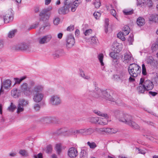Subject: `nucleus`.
Returning a JSON list of instances; mask_svg holds the SVG:
<instances>
[{
    "mask_svg": "<svg viewBox=\"0 0 158 158\" xmlns=\"http://www.w3.org/2000/svg\"><path fill=\"white\" fill-rule=\"evenodd\" d=\"M21 92V91L18 90L17 89H14L11 91V95L14 98H17L20 96Z\"/></svg>",
    "mask_w": 158,
    "mask_h": 158,
    "instance_id": "nucleus-22",
    "label": "nucleus"
},
{
    "mask_svg": "<svg viewBox=\"0 0 158 158\" xmlns=\"http://www.w3.org/2000/svg\"><path fill=\"white\" fill-rule=\"evenodd\" d=\"M29 101L24 99H20L19 100L18 104L24 107L27 106L29 104Z\"/></svg>",
    "mask_w": 158,
    "mask_h": 158,
    "instance_id": "nucleus-23",
    "label": "nucleus"
},
{
    "mask_svg": "<svg viewBox=\"0 0 158 158\" xmlns=\"http://www.w3.org/2000/svg\"><path fill=\"white\" fill-rule=\"evenodd\" d=\"M149 20L150 21L155 23L158 22V15L157 14L152 15L149 18Z\"/></svg>",
    "mask_w": 158,
    "mask_h": 158,
    "instance_id": "nucleus-27",
    "label": "nucleus"
},
{
    "mask_svg": "<svg viewBox=\"0 0 158 158\" xmlns=\"http://www.w3.org/2000/svg\"><path fill=\"white\" fill-rule=\"evenodd\" d=\"M123 60L125 63L129 64L133 62L134 59L131 54L130 52H128L124 54Z\"/></svg>",
    "mask_w": 158,
    "mask_h": 158,
    "instance_id": "nucleus-16",
    "label": "nucleus"
},
{
    "mask_svg": "<svg viewBox=\"0 0 158 158\" xmlns=\"http://www.w3.org/2000/svg\"><path fill=\"white\" fill-rule=\"evenodd\" d=\"M95 113L99 116L104 117L98 118V123L99 124L104 125L107 124L108 117L107 114L102 113L99 111L95 112Z\"/></svg>",
    "mask_w": 158,
    "mask_h": 158,
    "instance_id": "nucleus-7",
    "label": "nucleus"
},
{
    "mask_svg": "<svg viewBox=\"0 0 158 158\" xmlns=\"http://www.w3.org/2000/svg\"><path fill=\"white\" fill-rule=\"evenodd\" d=\"M44 89V86L40 84H38L33 86L32 89V93L33 94L36 93H42Z\"/></svg>",
    "mask_w": 158,
    "mask_h": 158,
    "instance_id": "nucleus-20",
    "label": "nucleus"
},
{
    "mask_svg": "<svg viewBox=\"0 0 158 158\" xmlns=\"http://www.w3.org/2000/svg\"><path fill=\"white\" fill-rule=\"evenodd\" d=\"M52 10V7L49 6L47 8H45L40 12L39 16L40 18V19L43 22L48 21L51 15L49 12Z\"/></svg>",
    "mask_w": 158,
    "mask_h": 158,
    "instance_id": "nucleus-6",
    "label": "nucleus"
},
{
    "mask_svg": "<svg viewBox=\"0 0 158 158\" xmlns=\"http://www.w3.org/2000/svg\"><path fill=\"white\" fill-rule=\"evenodd\" d=\"M49 102L51 105L55 106L60 105L62 102L60 97L59 95L55 94L51 96Z\"/></svg>",
    "mask_w": 158,
    "mask_h": 158,
    "instance_id": "nucleus-8",
    "label": "nucleus"
},
{
    "mask_svg": "<svg viewBox=\"0 0 158 158\" xmlns=\"http://www.w3.org/2000/svg\"><path fill=\"white\" fill-rule=\"evenodd\" d=\"M92 32V30L91 29H89L86 30L84 32V34L85 36L89 35Z\"/></svg>",
    "mask_w": 158,
    "mask_h": 158,
    "instance_id": "nucleus-56",
    "label": "nucleus"
},
{
    "mask_svg": "<svg viewBox=\"0 0 158 158\" xmlns=\"http://www.w3.org/2000/svg\"><path fill=\"white\" fill-rule=\"evenodd\" d=\"M52 38L51 35L49 34L40 37L38 39V42L40 44H44L47 43L50 41Z\"/></svg>",
    "mask_w": 158,
    "mask_h": 158,
    "instance_id": "nucleus-17",
    "label": "nucleus"
},
{
    "mask_svg": "<svg viewBox=\"0 0 158 158\" xmlns=\"http://www.w3.org/2000/svg\"><path fill=\"white\" fill-rule=\"evenodd\" d=\"M27 77L26 76H24L21 77L20 78H14V80L15 81V84H19L22 81L26 79Z\"/></svg>",
    "mask_w": 158,
    "mask_h": 158,
    "instance_id": "nucleus-29",
    "label": "nucleus"
},
{
    "mask_svg": "<svg viewBox=\"0 0 158 158\" xmlns=\"http://www.w3.org/2000/svg\"><path fill=\"white\" fill-rule=\"evenodd\" d=\"M128 72L131 76L136 77L140 73L141 68L136 64H130L128 67Z\"/></svg>",
    "mask_w": 158,
    "mask_h": 158,
    "instance_id": "nucleus-5",
    "label": "nucleus"
},
{
    "mask_svg": "<svg viewBox=\"0 0 158 158\" xmlns=\"http://www.w3.org/2000/svg\"><path fill=\"white\" fill-rule=\"evenodd\" d=\"M24 107L19 105V104H18V106H17V113L18 114H19L21 112L23 111L24 110Z\"/></svg>",
    "mask_w": 158,
    "mask_h": 158,
    "instance_id": "nucleus-35",
    "label": "nucleus"
},
{
    "mask_svg": "<svg viewBox=\"0 0 158 158\" xmlns=\"http://www.w3.org/2000/svg\"><path fill=\"white\" fill-rule=\"evenodd\" d=\"M68 154L70 157L71 158H75L78 155V151L76 148L72 147L69 149Z\"/></svg>",
    "mask_w": 158,
    "mask_h": 158,
    "instance_id": "nucleus-19",
    "label": "nucleus"
},
{
    "mask_svg": "<svg viewBox=\"0 0 158 158\" xmlns=\"http://www.w3.org/2000/svg\"><path fill=\"white\" fill-rule=\"evenodd\" d=\"M105 31L106 33L108 31V26L109 24V19H105Z\"/></svg>",
    "mask_w": 158,
    "mask_h": 158,
    "instance_id": "nucleus-53",
    "label": "nucleus"
},
{
    "mask_svg": "<svg viewBox=\"0 0 158 158\" xmlns=\"http://www.w3.org/2000/svg\"><path fill=\"white\" fill-rule=\"evenodd\" d=\"M98 59L99 60L102 66L104 65V63L103 62V55L102 54H99L98 56Z\"/></svg>",
    "mask_w": 158,
    "mask_h": 158,
    "instance_id": "nucleus-34",
    "label": "nucleus"
},
{
    "mask_svg": "<svg viewBox=\"0 0 158 158\" xmlns=\"http://www.w3.org/2000/svg\"><path fill=\"white\" fill-rule=\"evenodd\" d=\"M114 114L119 121L129 125L133 119L131 116L118 110L114 111Z\"/></svg>",
    "mask_w": 158,
    "mask_h": 158,
    "instance_id": "nucleus-3",
    "label": "nucleus"
},
{
    "mask_svg": "<svg viewBox=\"0 0 158 158\" xmlns=\"http://www.w3.org/2000/svg\"><path fill=\"white\" fill-rule=\"evenodd\" d=\"M94 132V130L92 128H83L75 131L74 133L76 134H80L84 135H91Z\"/></svg>",
    "mask_w": 158,
    "mask_h": 158,
    "instance_id": "nucleus-10",
    "label": "nucleus"
},
{
    "mask_svg": "<svg viewBox=\"0 0 158 158\" xmlns=\"http://www.w3.org/2000/svg\"><path fill=\"white\" fill-rule=\"evenodd\" d=\"M137 25L139 27L143 26L145 23V20L143 18L139 17L136 22Z\"/></svg>",
    "mask_w": 158,
    "mask_h": 158,
    "instance_id": "nucleus-25",
    "label": "nucleus"
},
{
    "mask_svg": "<svg viewBox=\"0 0 158 158\" xmlns=\"http://www.w3.org/2000/svg\"><path fill=\"white\" fill-rule=\"evenodd\" d=\"M98 117H90L89 118V121L92 123H98Z\"/></svg>",
    "mask_w": 158,
    "mask_h": 158,
    "instance_id": "nucleus-41",
    "label": "nucleus"
},
{
    "mask_svg": "<svg viewBox=\"0 0 158 158\" xmlns=\"http://www.w3.org/2000/svg\"><path fill=\"white\" fill-rule=\"evenodd\" d=\"M11 86V81L9 79L5 80L2 84L0 90V95L4 93L3 88L6 89H10Z\"/></svg>",
    "mask_w": 158,
    "mask_h": 158,
    "instance_id": "nucleus-14",
    "label": "nucleus"
},
{
    "mask_svg": "<svg viewBox=\"0 0 158 158\" xmlns=\"http://www.w3.org/2000/svg\"><path fill=\"white\" fill-rule=\"evenodd\" d=\"M146 3L147 5L149 7H152L153 5L152 2L151 0H147Z\"/></svg>",
    "mask_w": 158,
    "mask_h": 158,
    "instance_id": "nucleus-64",
    "label": "nucleus"
},
{
    "mask_svg": "<svg viewBox=\"0 0 158 158\" xmlns=\"http://www.w3.org/2000/svg\"><path fill=\"white\" fill-rule=\"evenodd\" d=\"M137 5L140 6H145V0H137Z\"/></svg>",
    "mask_w": 158,
    "mask_h": 158,
    "instance_id": "nucleus-48",
    "label": "nucleus"
},
{
    "mask_svg": "<svg viewBox=\"0 0 158 158\" xmlns=\"http://www.w3.org/2000/svg\"><path fill=\"white\" fill-rule=\"evenodd\" d=\"M31 47L30 45L25 43H21L17 45L15 47V49L22 51H29Z\"/></svg>",
    "mask_w": 158,
    "mask_h": 158,
    "instance_id": "nucleus-15",
    "label": "nucleus"
},
{
    "mask_svg": "<svg viewBox=\"0 0 158 158\" xmlns=\"http://www.w3.org/2000/svg\"><path fill=\"white\" fill-rule=\"evenodd\" d=\"M129 126L135 129H138L139 128V126L135 122L133 121V120Z\"/></svg>",
    "mask_w": 158,
    "mask_h": 158,
    "instance_id": "nucleus-32",
    "label": "nucleus"
},
{
    "mask_svg": "<svg viewBox=\"0 0 158 158\" xmlns=\"http://www.w3.org/2000/svg\"><path fill=\"white\" fill-rule=\"evenodd\" d=\"M3 19L5 23H8L13 19V10L10 9L6 12V13L3 16Z\"/></svg>",
    "mask_w": 158,
    "mask_h": 158,
    "instance_id": "nucleus-13",
    "label": "nucleus"
},
{
    "mask_svg": "<svg viewBox=\"0 0 158 158\" xmlns=\"http://www.w3.org/2000/svg\"><path fill=\"white\" fill-rule=\"evenodd\" d=\"M117 37L123 41H125V38L124 37L123 33L122 32H119L117 34Z\"/></svg>",
    "mask_w": 158,
    "mask_h": 158,
    "instance_id": "nucleus-37",
    "label": "nucleus"
},
{
    "mask_svg": "<svg viewBox=\"0 0 158 158\" xmlns=\"http://www.w3.org/2000/svg\"><path fill=\"white\" fill-rule=\"evenodd\" d=\"M87 92L95 98H103L106 101L117 103L116 100L112 96L111 92L109 89H98L94 91L88 90Z\"/></svg>",
    "mask_w": 158,
    "mask_h": 158,
    "instance_id": "nucleus-1",
    "label": "nucleus"
},
{
    "mask_svg": "<svg viewBox=\"0 0 158 158\" xmlns=\"http://www.w3.org/2000/svg\"><path fill=\"white\" fill-rule=\"evenodd\" d=\"M87 144L89 146L90 148L91 149H94L97 147V145L94 142H90L89 141L87 142Z\"/></svg>",
    "mask_w": 158,
    "mask_h": 158,
    "instance_id": "nucleus-36",
    "label": "nucleus"
},
{
    "mask_svg": "<svg viewBox=\"0 0 158 158\" xmlns=\"http://www.w3.org/2000/svg\"><path fill=\"white\" fill-rule=\"evenodd\" d=\"M114 77L117 80H121L122 82L126 80V75L123 72H121L118 74L114 75Z\"/></svg>",
    "mask_w": 158,
    "mask_h": 158,
    "instance_id": "nucleus-21",
    "label": "nucleus"
},
{
    "mask_svg": "<svg viewBox=\"0 0 158 158\" xmlns=\"http://www.w3.org/2000/svg\"><path fill=\"white\" fill-rule=\"evenodd\" d=\"M16 108V106L12 102H11L10 105L8 108V110L10 111L13 112Z\"/></svg>",
    "mask_w": 158,
    "mask_h": 158,
    "instance_id": "nucleus-38",
    "label": "nucleus"
},
{
    "mask_svg": "<svg viewBox=\"0 0 158 158\" xmlns=\"http://www.w3.org/2000/svg\"><path fill=\"white\" fill-rule=\"evenodd\" d=\"M56 150L57 153L59 154L61 151V145L60 144H56Z\"/></svg>",
    "mask_w": 158,
    "mask_h": 158,
    "instance_id": "nucleus-40",
    "label": "nucleus"
},
{
    "mask_svg": "<svg viewBox=\"0 0 158 158\" xmlns=\"http://www.w3.org/2000/svg\"><path fill=\"white\" fill-rule=\"evenodd\" d=\"M140 83L141 84L143 83L147 91L151 90L154 87V85L152 81L149 80H146L143 77L140 79Z\"/></svg>",
    "mask_w": 158,
    "mask_h": 158,
    "instance_id": "nucleus-9",
    "label": "nucleus"
},
{
    "mask_svg": "<svg viewBox=\"0 0 158 158\" xmlns=\"http://www.w3.org/2000/svg\"><path fill=\"white\" fill-rule=\"evenodd\" d=\"M35 85V82L30 80L28 83L24 82L20 86V90L26 96H28L32 94V88Z\"/></svg>",
    "mask_w": 158,
    "mask_h": 158,
    "instance_id": "nucleus-4",
    "label": "nucleus"
},
{
    "mask_svg": "<svg viewBox=\"0 0 158 158\" xmlns=\"http://www.w3.org/2000/svg\"><path fill=\"white\" fill-rule=\"evenodd\" d=\"M142 73L143 75H146L147 74L146 69L144 64L142 65Z\"/></svg>",
    "mask_w": 158,
    "mask_h": 158,
    "instance_id": "nucleus-52",
    "label": "nucleus"
},
{
    "mask_svg": "<svg viewBox=\"0 0 158 158\" xmlns=\"http://www.w3.org/2000/svg\"><path fill=\"white\" fill-rule=\"evenodd\" d=\"M16 32V30H13L10 31L8 34V36L10 38H11L14 36L15 33Z\"/></svg>",
    "mask_w": 158,
    "mask_h": 158,
    "instance_id": "nucleus-46",
    "label": "nucleus"
},
{
    "mask_svg": "<svg viewBox=\"0 0 158 158\" xmlns=\"http://www.w3.org/2000/svg\"><path fill=\"white\" fill-rule=\"evenodd\" d=\"M65 131L63 128H60L56 131V134L57 135H59L64 133Z\"/></svg>",
    "mask_w": 158,
    "mask_h": 158,
    "instance_id": "nucleus-54",
    "label": "nucleus"
},
{
    "mask_svg": "<svg viewBox=\"0 0 158 158\" xmlns=\"http://www.w3.org/2000/svg\"><path fill=\"white\" fill-rule=\"evenodd\" d=\"M93 3L95 7L97 8H99L101 5V3L99 0H95Z\"/></svg>",
    "mask_w": 158,
    "mask_h": 158,
    "instance_id": "nucleus-47",
    "label": "nucleus"
},
{
    "mask_svg": "<svg viewBox=\"0 0 158 158\" xmlns=\"http://www.w3.org/2000/svg\"><path fill=\"white\" fill-rule=\"evenodd\" d=\"M86 155V152L84 150H83L81 151L80 154V157L81 158H84V157Z\"/></svg>",
    "mask_w": 158,
    "mask_h": 158,
    "instance_id": "nucleus-60",
    "label": "nucleus"
},
{
    "mask_svg": "<svg viewBox=\"0 0 158 158\" xmlns=\"http://www.w3.org/2000/svg\"><path fill=\"white\" fill-rule=\"evenodd\" d=\"M60 22V19L58 17H55L53 19V23L55 25L57 26L59 24Z\"/></svg>",
    "mask_w": 158,
    "mask_h": 158,
    "instance_id": "nucleus-42",
    "label": "nucleus"
},
{
    "mask_svg": "<svg viewBox=\"0 0 158 158\" xmlns=\"http://www.w3.org/2000/svg\"><path fill=\"white\" fill-rule=\"evenodd\" d=\"M130 28L127 26H125L123 28V32L124 35H127L130 32Z\"/></svg>",
    "mask_w": 158,
    "mask_h": 158,
    "instance_id": "nucleus-31",
    "label": "nucleus"
},
{
    "mask_svg": "<svg viewBox=\"0 0 158 158\" xmlns=\"http://www.w3.org/2000/svg\"><path fill=\"white\" fill-rule=\"evenodd\" d=\"M52 150V146L51 145H48L47 147L46 152L48 153H49L51 152Z\"/></svg>",
    "mask_w": 158,
    "mask_h": 158,
    "instance_id": "nucleus-61",
    "label": "nucleus"
},
{
    "mask_svg": "<svg viewBox=\"0 0 158 158\" xmlns=\"http://www.w3.org/2000/svg\"><path fill=\"white\" fill-rule=\"evenodd\" d=\"M39 24V23L38 22H36L35 24L32 25L31 26L30 28L29 29V30L31 29H35V28L38 27V26Z\"/></svg>",
    "mask_w": 158,
    "mask_h": 158,
    "instance_id": "nucleus-63",
    "label": "nucleus"
},
{
    "mask_svg": "<svg viewBox=\"0 0 158 158\" xmlns=\"http://www.w3.org/2000/svg\"><path fill=\"white\" fill-rule=\"evenodd\" d=\"M70 0H65L64 6L59 10V13L60 14H65L67 13L69 10V6L70 4Z\"/></svg>",
    "mask_w": 158,
    "mask_h": 158,
    "instance_id": "nucleus-11",
    "label": "nucleus"
},
{
    "mask_svg": "<svg viewBox=\"0 0 158 158\" xmlns=\"http://www.w3.org/2000/svg\"><path fill=\"white\" fill-rule=\"evenodd\" d=\"M123 13L125 15H130L132 14L133 13V10H123Z\"/></svg>",
    "mask_w": 158,
    "mask_h": 158,
    "instance_id": "nucleus-49",
    "label": "nucleus"
},
{
    "mask_svg": "<svg viewBox=\"0 0 158 158\" xmlns=\"http://www.w3.org/2000/svg\"><path fill=\"white\" fill-rule=\"evenodd\" d=\"M137 90L139 93H143L145 91H147L143 86V83L140 84V81H139V86L137 88Z\"/></svg>",
    "mask_w": 158,
    "mask_h": 158,
    "instance_id": "nucleus-24",
    "label": "nucleus"
},
{
    "mask_svg": "<svg viewBox=\"0 0 158 158\" xmlns=\"http://www.w3.org/2000/svg\"><path fill=\"white\" fill-rule=\"evenodd\" d=\"M136 150L138 151V153H140L144 155L146 153V152L145 150L139 149L137 148H136Z\"/></svg>",
    "mask_w": 158,
    "mask_h": 158,
    "instance_id": "nucleus-55",
    "label": "nucleus"
},
{
    "mask_svg": "<svg viewBox=\"0 0 158 158\" xmlns=\"http://www.w3.org/2000/svg\"><path fill=\"white\" fill-rule=\"evenodd\" d=\"M79 74L81 77L85 79L88 80L90 79V76L87 75H85V74L84 72L82 70H80Z\"/></svg>",
    "mask_w": 158,
    "mask_h": 158,
    "instance_id": "nucleus-30",
    "label": "nucleus"
},
{
    "mask_svg": "<svg viewBox=\"0 0 158 158\" xmlns=\"http://www.w3.org/2000/svg\"><path fill=\"white\" fill-rule=\"evenodd\" d=\"M120 49H118L117 51L116 50V52L117 53L119 52H120ZM110 56L111 58L114 60L117 59L118 57V54L114 52H111L110 54Z\"/></svg>",
    "mask_w": 158,
    "mask_h": 158,
    "instance_id": "nucleus-26",
    "label": "nucleus"
},
{
    "mask_svg": "<svg viewBox=\"0 0 158 158\" xmlns=\"http://www.w3.org/2000/svg\"><path fill=\"white\" fill-rule=\"evenodd\" d=\"M19 153L22 156H28V153L27 151L24 150H21L19 152Z\"/></svg>",
    "mask_w": 158,
    "mask_h": 158,
    "instance_id": "nucleus-45",
    "label": "nucleus"
},
{
    "mask_svg": "<svg viewBox=\"0 0 158 158\" xmlns=\"http://www.w3.org/2000/svg\"><path fill=\"white\" fill-rule=\"evenodd\" d=\"M134 40L133 36V35H130L128 38V41L129 43V44H132V43L133 42Z\"/></svg>",
    "mask_w": 158,
    "mask_h": 158,
    "instance_id": "nucleus-58",
    "label": "nucleus"
},
{
    "mask_svg": "<svg viewBox=\"0 0 158 158\" xmlns=\"http://www.w3.org/2000/svg\"><path fill=\"white\" fill-rule=\"evenodd\" d=\"M152 135V133L150 131H148L147 133L145 135H144V136H146V137L149 139L150 140H153V138L151 135Z\"/></svg>",
    "mask_w": 158,
    "mask_h": 158,
    "instance_id": "nucleus-39",
    "label": "nucleus"
},
{
    "mask_svg": "<svg viewBox=\"0 0 158 158\" xmlns=\"http://www.w3.org/2000/svg\"><path fill=\"white\" fill-rule=\"evenodd\" d=\"M44 97V94L42 93H36L33 94V100L36 102H41Z\"/></svg>",
    "mask_w": 158,
    "mask_h": 158,
    "instance_id": "nucleus-18",
    "label": "nucleus"
},
{
    "mask_svg": "<svg viewBox=\"0 0 158 158\" xmlns=\"http://www.w3.org/2000/svg\"><path fill=\"white\" fill-rule=\"evenodd\" d=\"M81 2V0H76L73 2V3H71V4L74 6L77 7Z\"/></svg>",
    "mask_w": 158,
    "mask_h": 158,
    "instance_id": "nucleus-44",
    "label": "nucleus"
},
{
    "mask_svg": "<svg viewBox=\"0 0 158 158\" xmlns=\"http://www.w3.org/2000/svg\"><path fill=\"white\" fill-rule=\"evenodd\" d=\"M114 114L119 121L129 125L133 119L131 116L118 110L114 111Z\"/></svg>",
    "mask_w": 158,
    "mask_h": 158,
    "instance_id": "nucleus-2",
    "label": "nucleus"
},
{
    "mask_svg": "<svg viewBox=\"0 0 158 158\" xmlns=\"http://www.w3.org/2000/svg\"><path fill=\"white\" fill-rule=\"evenodd\" d=\"M154 59L151 56H149L147 57L146 61L148 64L152 65L153 64Z\"/></svg>",
    "mask_w": 158,
    "mask_h": 158,
    "instance_id": "nucleus-33",
    "label": "nucleus"
},
{
    "mask_svg": "<svg viewBox=\"0 0 158 158\" xmlns=\"http://www.w3.org/2000/svg\"><path fill=\"white\" fill-rule=\"evenodd\" d=\"M40 108V106L39 104H35L34 106V110L36 111L39 110Z\"/></svg>",
    "mask_w": 158,
    "mask_h": 158,
    "instance_id": "nucleus-62",
    "label": "nucleus"
},
{
    "mask_svg": "<svg viewBox=\"0 0 158 158\" xmlns=\"http://www.w3.org/2000/svg\"><path fill=\"white\" fill-rule=\"evenodd\" d=\"M113 130V129L112 128H104V132H106L110 133H114V132H113L112 131Z\"/></svg>",
    "mask_w": 158,
    "mask_h": 158,
    "instance_id": "nucleus-51",
    "label": "nucleus"
},
{
    "mask_svg": "<svg viewBox=\"0 0 158 158\" xmlns=\"http://www.w3.org/2000/svg\"><path fill=\"white\" fill-rule=\"evenodd\" d=\"M101 14L98 12H95L94 14V17L96 19H98L100 17Z\"/></svg>",
    "mask_w": 158,
    "mask_h": 158,
    "instance_id": "nucleus-57",
    "label": "nucleus"
},
{
    "mask_svg": "<svg viewBox=\"0 0 158 158\" xmlns=\"http://www.w3.org/2000/svg\"><path fill=\"white\" fill-rule=\"evenodd\" d=\"M107 9L108 10H110L111 12L110 13L111 14L113 15L114 17H115L116 19L117 18L116 17V13L115 10L113 9V8L112 7V6L111 5H110L109 6H107Z\"/></svg>",
    "mask_w": 158,
    "mask_h": 158,
    "instance_id": "nucleus-28",
    "label": "nucleus"
},
{
    "mask_svg": "<svg viewBox=\"0 0 158 158\" xmlns=\"http://www.w3.org/2000/svg\"><path fill=\"white\" fill-rule=\"evenodd\" d=\"M51 26L50 24L48 22H47L45 23H44V26L42 27L40 29H42L43 30L45 29V28L46 27H49Z\"/></svg>",
    "mask_w": 158,
    "mask_h": 158,
    "instance_id": "nucleus-59",
    "label": "nucleus"
},
{
    "mask_svg": "<svg viewBox=\"0 0 158 158\" xmlns=\"http://www.w3.org/2000/svg\"><path fill=\"white\" fill-rule=\"evenodd\" d=\"M66 46L67 48L70 49L74 45L75 43L74 38L72 34H68L66 38Z\"/></svg>",
    "mask_w": 158,
    "mask_h": 158,
    "instance_id": "nucleus-12",
    "label": "nucleus"
},
{
    "mask_svg": "<svg viewBox=\"0 0 158 158\" xmlns=\"http://www.w3.org/2000/svg\"><path fill=\"white\" fill-rule=\"evenodd\" d=\"M98 41V40L97 38L94 36L92 37L91 39V44H96Z\"/></svg>",
    "mask_w": 158,
    "mask_h": 158,
    "instance_id": "nucleus-43",
    "label": "nucleus"
},
{
    "mask_svg": "<svg viewBox=\"0 0 158 158\" xmlns=\"http://www.w3.org/2000/svg\"><path fill=\"white\" fill-rule=\"evenodd\" d=\"M152 50L153 51H155L158 48V44L157 43H154L152 45L151 47Z\"/></svg>",
    "mask_w": 158,
    "mask_h": 158,
    "instance_id": "nucleus-50",
    "label": "nucleus"
}]
</instances>
